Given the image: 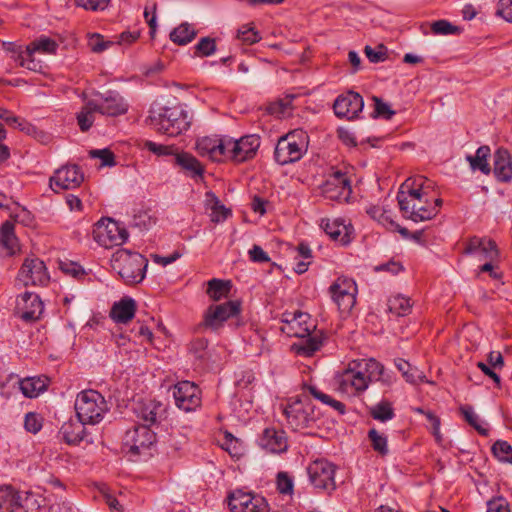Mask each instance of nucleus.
Masks as SVG:
<instances>
[{
	"instance_id": "f257e3e1",
	"label": "nucleus",
	"mask_w": 512,
	"mask_h": 512,
	"mask_svg": "<svg viewBox=\"0 0 512 512\" xmlns=\"http://www.w3.org/2000/svg\"><path fill=\"white\" fill-rule=\"evenodd\" d=\"M432 182L423 176L408 178L400 187L397 200L403 216L414 222L432 219L442 200L430 197Z\"/></svg>"
},
{
	"instance_id": "f03ea898",
	"label": "nucleus",
	"mask_w": 512,
	"mask_h": 512,
	"mask_svg": "<svg viewBox=\"0 0 512 512\" xmlns=\"http://www.w3.org/2000/svg\"><path fill=\"white\" fill-rule=\"evenodd\" d=\"M381 381L389 384L385 377L384 366L373 358L353 361L348 368L335 378L336 390L348 397H356L364 393L370 382Z\"/></svg>"
},
{
	"instance_id": "7ed1b4c3",
	"label": "nucleus",
	"mask_w": 512,
	"mask_h": 512,
	"mask_svg": "<svg viewBox=\"0 0 512 512\" xmlns=\"http://www.w3.org/2000/svg\"><path fill=\"white\" fill-rule=\"evenodd\" d=\"M281 330L290 337L306 338L298 347L297 352L310 356L323 344L322 331L316 330V323L308 313L301 311L285 312L282 315Z\"/></svg>"
},
{
	"instance_id": "20e7f679",
	"label": "nucleus",
	"mask_w": 512,
	"mask_h": 512,
	"mask_svg": "<svg viewBox=\"0 0 512 512\" xmlns=\"http://www.w3.org/2000/svg\"><path fill=\"white\" fill-rule=\"evenodd\" d=\"M154 130L168 136H177L190 126L188 113L181 106L153 109L149 116Z\"/></svg>"
},
{
	"instance_id": "39448f33",
	"label": "nucleus",
	"mask_w": 512,
	"mask_h": 512,
	"mask_svg": "<svg viewBox=\"0 0 512 512\" xmlns=\"http://www.w3.org/2000/svg\"><path fill=\"white\" fill-rule=\"evenodd\" d=\"M74 408L78 420L87 425L100 423L109 411L104 396L93 389L79 392L75 399Z\"/></svg>"
},
{
	"instance_id": "423d86ee",
	"label": "nucleus",
	"mask_w": 512,
	"mask_h": 512,
	"mask_svg": "<svg viewBox=\"0 0 512 512\" xmlns=\"http://www.w3.org/2000/svg\"><path fill=\"white\" fill-rule=\"evenodd\" d=\"M288 426L294 431L312 428L320 418V412L306 397L290 399L281 405Z\"/></svg>"
},
{
	"instance_id": "0eeeda50",
	"label": "nucleus",
	"mask_w": 512,
	"mask_h": 512,
	"mask_svg": "<svg viewBox=\"0 0 512 512\" xmlns=\"http://www.w3.org/2000/svg\"><path fill=\"white\" fill-rule=\"evenodd\" d=\"M111 266L126 283L134 284L143 280L147 260L140 253L119 249L112 255Z\"/></svg>"
},
{
	"instance_id": "6e6552de",
	"label": "nucleus",
	"mask_w": 512,
	"mask_h": 512,
	"mask_svg": "<svg viewBox=\"0 0 512 512\" xmlns=\"http://www.w3.org/2000/svg\"><path fill=\"white\" fill-rule=\"evenodd\" d=\"M309 136L302 129L293 130L280 137L274 151L275 161L287 165L299 161L307 152Z\"/></svg>"
},
{
	"instance_id": "1a4fd4ad",
	"label": "nucleus",
	"mask_w": 512,
	"mask_h": 512,
	"mask_svg": "<svg viewBox=\"0 0 512 512\" xmlns=\"http://www.w3.org/2000/svg\"><path fill=\"white\" fill-rule=\"evenodd\" d=\"M155 443L156 433L147 425H138L126 431L123 450L131 457L146 455Z\"/></svg>"
},
{
	"instance_id": "9d476101",
	"label": "nucleus",
	"mask_w": 512,
	"mask_h": 512,
	"mask_svg": "<svg viewBox=\"0 0 512 512\" xmlns=\"http://www.w3.org/2000/svg\"><path fill=\"white\" fill-rule=\"evenodd\" d=\"M93 238L99 245L112 248L123 244L128 238V233L115 220L102 218L94 225Z\"/></svg>"
},
{
	"instance_id": "9b49d317",
	"label": "nucleus",
	"mask_w": 512,
	"mask_h": 512,
	"mask_svg": "<svg viewBox=\"0 0 512 512\" xmlns=\"http://www.w3.org/2000/svg\"><path fill=\"white\" fill-rule=\"evenodd\" d=\"M261 145L258 135L250 134L233 139L227 136L226 159L236 163H242L253 159Z\"/></svg>"
},
{
	"instance_id": "f8f14e48",
	"label": "nucleus",
	"mask_w": 512,
	"mask_h": 512,
	"mask_svg": "<svg viewBox=\"0 0 512 512\" xmlns=\"http://www.w3.org/2000/svg\"><path fill=\"white\" fill-rule=\"evenodd\" d=\"M331 297L338 309L349 312L356 303L357 285L355 281L347 277H338L329 288Z\"/></svg>"
},
{
	"instance_id": "ddd939ff",
	"label": "nucleus",
	"mask_w": 512,
	"mask_h": 512,
	"mask_svg": "<svg viewBox=\"0 0 512 512\" xmlns=\"http://www.w3.org/2000/svg\"><path fill=\"white\" fill-rule=\"evenodd\" d=\"M336 467L325 459H317L309 464L307 473L311 484L320 490L333 491Z\"/></svg>"
},
{
	"instance_id": "4468645a",
	"label": "nucleus",
	"mask_w": 512,
	"mask_h": 512,
	"mask_svg": "<svg viewBox=\"0 0 512 512\" xmlns=\"http://www.w3.org/2000/svg\"><path fill=\"white\" fill-rule=\"evenodd\" d=\"M228 505L232 512H268L266 499L255 493L236 490L228 497Z\"/></svg>"
},
{
	"instance_id": "2eb2a0df",
	"label": "nucleus",
	"mask_w": 512,
	"mask_h": 512,
	"mask_svg": "<svg viewBox=\"0 0 512 512\" xmlns=\"http://www.w3.org/2000/svg\"><path fill=\"white\" fill-rule=\"evenodd\" d=\"M17 279L23 285H41L44 286L49 282V274L45 263L37 257H28L23 262Z\"/></svg>"
},
{
	"instance_id": "dca6fc26",
	"label": "nucleus",
	"mask_w": 512,
	"mask_h": 512,
	"mask_svg": "<svg viewBox=\"0 0 512 512\" xmlns=\"http://www.w3.org/2000/svg\"><path fill=\"white\" fill-rule=\"evenodd\" d=\"M240 312L238 301H228L219 305H210L204 313L202 325L211 330H217L231 317Z\"/></svg>"
},
{
	"instance_id": "f3484780",
	"label": "nucleus",
	"mask_w": 512,
	"mask_h": 512,
	"mask_svg": "<svg viewBox=\"0 0 512 512\" xmlns=\"http://www.w3.org/2000/svg\"><path fill=\"white\" fill-rule=\"evenodd\" d=\"M322 194L335 201L348 200L351 194V185L346 174L341 171L330 173L321 185Z\"/></svg>"
},
{
	"instance_id": "a211bd4d",
	"label": "nucleus",
	"mask_w": 512,
	"mask_h": 512,
	"mask_svg": "<svg viewBox=\"0 0 512 512\" xmlns=\"http://www.w3.org/2000/svg\"><path fill=\"white\" fill-rule=\"evenodd\" d=\"M173 397L177 407L185 412L195 410L201 403L200 389L190 381L178 382L173 388Z\"/></svg>"
},
{
	"instance_id": "6ab92c4d",
	"label": "nucleus",
	"mask_w": 512,
	"mask_h": 512,
	"mask_svg": "<svg viewBox=\"0 0 512 512\" xmlns=\"http://www.w3.org/2000/svg\"><path fill=\"white\" fill-rule=\"evenodd\" d=\"M84 181V174L77 165H65L57 169L50 178V186L55 192L75 189Z\"/></svg>"
},
{
	"instance_id": "aec40b11",
	"label": "nucleus",
	"mask_w": 512,
	"mask_h": 512,
	"mask_svg": "<svg viewBox=\"0 0 512 512\" xmlns=\"http://www.w3.org/2000/svg\"><path fill=\"white\" fill-rule=\"evenodd\" d=\"M92 98L98 106V113L102 115L116 117L128 111V103L116 91L96 93Z\"/></svg>"
},
{
	"instance_id": "412c9836",
	"label": "nucleus",
	"mask_w": 512,
	"mask_h": 512,
	"mask_svg": "<svg viewBox=\"0 0 512 512\" xmlns=\"http://www.w3.org/2000/svg\"><path fill=\"white\" fill-rule=\"evenodd\" d=\"M363 107L364 101L362 96L353 91L339 95L333 105L335 115L348 120L356 118Z\"/></svg>"
},
{
	"instance_id": "4be33fe9",
	"label": "nucleus",
	"mask_w": 512,
	"mask_h": 512,
	"mask_svg": "<svg viewBox=\"0 0 512 512\" xmlns=\"http://www.w3.org/2000/svg\"><path fill=\"white\" fill-rule=\"evenodd\" d=\"M43 302L32 292H25L16 299V314L24 321L31 322L40 318L43 312Z\"/></svg>"
},
{
	"instance_id": "5701e85b",
	"label": "nucleus",
	"mask_w": 512,
	"mask_h": 512,
	"mask_svg": "<svg viewBox=\"0 0 512 512\" xmlns=\"http://www.w3.org/2000/svg\"><path fill=\"white\" fill-rule=\"evenodd\" d=\"M464 253L474 255L480 261L499 260L500 257L495 241L487 237H471L465 245Z\"/></svg>"
},
{
	"instance_id": "b1692460",
	"label": "nucleus",
	"mask_w": 512,
	"mask_h": 512,
	"mask_svg": "<svg viewBox=\"0 0 512 512\" xmlns=\"http://www.w3.org/2000/svg\"><path fill=\"white\" fill-rule=\"evenodd\" d=\"M134 411L138 419L143 421L142 425L149 427L161 422L165 418L166 406L156 400L146 399L138 401Z\"/></svg>"
},
{
	"instance_id": "393cba45",
	"label": "nucleus",
	"mask_w": 512,
	"mask_h": 512,
	"mask_svg": "<svg viewBox=\"0 0 512 512\" xmlns=\"http://www.w3.org/2000/svg\"><path fill=\"white\" fill-rule=\"evenodd\" d=\"M227 136H206L197 140L196 150L201 156L219 161L226 159Z\"/></svg>"
},
{
	"instance_id": "a878e982",
	"label": "nucleus",
	"mask_w": 512,
	"mask_h": 512,
	"mask_svg": "<svg viewBox=\"0 0 512 512\" xmlns=\"http://www.w3.org/2000/svg\"><path fill=\"white\" fill-rule=\"evenodd\" d=\"M320 226L332 240L342 245L350 243L352 239L353 227L343 219H322Z\"/></svg>"
},
{
	"instance_id": "bb28decb",
	"label": "nucleus",
	"mask_w": 512,
	"mask_h": 512,
	"mask_svg": "<svg viewBox=\"0 0 512 512\" xmlns=\"http://www.w3.org/2000/svg\"><path fill=\"white\" fill-rule=\"evenodd\" d=\"M493 172L499 182L512 181V155L510 152L500 147L493 157Z\"/></svg>"
},
{
	"instance_id": "cd10ccee",
	"label": "nucleus",
	"mask_w": 512,
	"mask_h": 512,
	"mask_svg": "<svg viewBox=\"0 0 512 512\" xmlns=\"http://www.w3.org/2000/svg\"><path fill=\"white\" fill-rule=\"evenodd\" d=\"M261 446L271 453H281L287 449L285 432L274 428L264 430L261 437Z\"/></svg>"
},
{
	"instance_id": "c85d7f7f",
	"label": "nucleus",
	"mask_w": 512,
	"mask_h": 512,
	"mask_svg": "<svg viewBox=\"0 0 512 512\" xmlns=\"http://www.w3.org/2000/svg\"><path fill=\"white\" fill-rule=\"evenodd\" d=\"M135 312L136 302L130 297H124L113 304L110 317L116 323L126 324L133 319Z\"/></svg>"
},
{
	"instance_id": "c756f323",
	"label": "nucleus",
	"mask_w": 512,
	"mask_h": 512,
	"mask_svg": "<svg viewBox=\"0 0 512 512\" xmlns=\"http://www.w3.org/2000/svg\"><path fill=\"white\" fill-rule=\"evenodd\" d=\"M174 163L192 178L202 177L204 173L201 163L188 152L178 151L175 154Z\"/></svg>"
},
{
	"instance_id": "7c9ffc66",
	"label": "nucleus",
	"mask_w": 512,
	"mask_h": 512,
	"mask_svg": "<svg viewBox=\"0 0 512 512\" xmlns=\"http://www.w3.org/2000/svg\"><path fill=\"white\" fill-rule=\"evenodd\" d=\"M370 217L389 231H399L402 235H407V229L401 228L394 220L392 212L382 206H371L367 209Z\"/></svg>"
},
{
	"instance_id": "2f4dec72",
	"label": "nucleus",
	"mask_w": 512,
	"mask_h": 512,
	"mask_svg": "<svg viewBox=\"0 0 512 512\" xmlns=\"http://www.w3.org/2000/svg\"><path fill=\"white\" fill-rule=\"evenodd\" d=\"M490 155V147L483 145L476 150L475 155H467L466 160L469 163L472 171H480L481 173L488 175L491 172V167L489 164Z\"/></svg>"
},
{
	"instance_id": "473e14b6",
	"label": "nucleus",
	"mask_w": 512,
	"mask_h": 512,
	"mask_svg": "<svg viewBox=\"0 0 512 512\" xmlns=\"http://www.w3.org/2000/svg\"><path fill=\"white\" fill-rule=\"evenodd\" d=\"M0 247L6 255H13L19 250V242L15 235L14 224L6 221L0 229Z\"/></svg>"
},
{
	"instance_id": "72a5a7b5",
	"label": "nucleus",
	"mask_w": 512,
	"mask_h": 512,
	"mask_svg": "<svg viewBox=\"0 0 512 512\" xmlns=\"http://www.w3.org/2000/svg\"><path fill=\"white\" fill-rule=\"evenodd\" d=\"M205 207L211 211L210 218L215 223L226 220L230 215V210L221 204L220 200L211 191L205 193Z\"/></svg>"
},
{
	"instance_id": "f704fd0d",
	"label": "nucleus",
	"mask_w": 512,
	"mask_h": 512,
	"mask_svg": "<svg viewBox=\"0 0 512 512\" xmlns=\"http://www.w3.org/2000/svg\"><path fill=\"white\" fill-rule=\"evenodd\" d=\"M86 424H82L79 420L78 422H65L61 427V434L63 439L68 444H79L85 437Z\"/></svg>"
},
{
	"instance_id": "c9c22d12",
	"label": "nucleus",
	"mask_w": 512,
	"mask_h": 512,
	"mask_svg": "<svg viewBox=\"0 0 512 512\" xmlns=\"http://www.w3.org/2000/svg\"><path fill=\"white\" fill-rule=\"evenodd\" d=\"M196 36H197V30L195 29V27L192 24H190L188 22H183L180 25H178L177 27H175L170 32V35H169L170 40L173 43L180 45V46L189 44L190 42H192L195 39Z\"/></svg>"
},
{
	"instance_id": "e433bc0d",
	"label": "nucleus",
	"mask_w": 512,
	"mask_h": 512,
	"mask_svg": "<svg viewBox=\"0 0 512 512\" xmlns=\"http://www.w3.org/2000/svg\"><path fill=\"white\" fill-rule=\"evenodd\" d=\"M21 392L25 397L35 398L47 387V378L27 377L19 382Z\"/></svg>"
},
{
	"instance_id": "4c0bfd02",
	"label": "nucleus",
	"mask_w": 512,
	"mask_h": 512,
	"mask_svg": "<svg viewBox=\"0 0 512 512\" xmlns=\"http://www.w3.org/2000/svg\"><path fill=\"white\" fill-rule=\"evenodd\" d=\"M96 102L93 98L86 101L81 111L77 114V122L81 131L85 132L91 128L95 121V113L98 112Z\"/></svg>"
},
{
	"instance_id": "58836bf2",
	"label": "nucleus",
	"mask_w": 512,
	"mask_h": 512,
	"mask_svg": "<svg viewBox=\"0 0 512 512\" xmlns=\"http://www.w3.org/2000/svg\"><path fill=\"white\" fill-rule=\"evenodd\" d=\"M58 48V44L55 40L48 37H40L35 41L31 42L25 50L26 56L31 57L35 52L43 54H55Z\"/></svg>"
},
{
	"instance_id": "ea45409f",
	"label": "nucleus",
	"mask_w": 512,
	"mask_h": 512,
	"mask_svg": "<svg viewBox=\"0 0 512 512\" xmlns=\"http://www.w3.org/2000/svg\"><path fill=\"white\" fill-rule=\"evenodd\" d=\"M19 496L20 493L12 486H0V509H4L8 512H14L17 508L18 501H20Z\"/></svg>"
},
{
	"instance_id": "a19ab883",
	"label": "nucleus",
	"mask_w": 512,
	"mask_h": 512,
	"mask_svg": "<svg viewBox=\"0 0 512 512\" xmlns=\"http://www.w3.org/2000/svg\"><path fill=\"white\" fill-rule=\"evenodd\" d=\"M231 282L220 279H212L208 282L207 294L213 301H219L229 296Z\"/></svg>"
},
{
	"instance_id": "79ce46f5",
	"label": "nucleus",
	"mask_w": 512,
	"mask_h": 512,
	"mask_svg": "<svg viewBox=\"0 0 512 512\" xmlns=\"http://www.w3.org/2000/svg\"><path fill=\"white\" fill-rule=\"evenodd\" d=\"M312 251L307 244L301 243L297 247V255L295 256V263L293 270L297 274H303L308 270L311 263Z\"/></svg>"
},
{
	"instance_id": "37998d69",
	"label": "nucleus",
	"mask_w": 512,
	"mask_h": 512,
	"mask_svg": "<svg viewBox=\"0 0 512 512\" xmlns=\"http://www.w3.org/2000/svg\"><path fill=\"white\" fill-rule=\"evenodd\" d=\"M308 392L317 400L321 401L322 403L331 406L334 410L339 412L340 414H344L346 411L345 405L330 397L329 395L321 392L317 387L309 385L306 387Z\"/></svg>"
},
{
	"instance_id": "c03bdc74",
	"label": "nucleus",
	"mask_w": 512,
	"mask_h": 512,
	"mask_svg": "<svg viewBox=\"0 0 512 512\" xmlns=\"http://www.w3.org/2000/svg\"><path fill=\"white\" fill-rule=\"evenodd\" d=\"M389 311L397 316H405L411 311L410 299L403 295H396L388 301Z\"/></svg>"
},
{
	"instance_id": "a18cd8bd",
	"label": "nucleus",
	"mask_w": 512,
	"mask_h": 512,
	"mask_svg": "<svg viewBox=\"0 0 512 512\" xmlns=\"http://www.w3.org/2000/svg\"><path fill=\"white\" fill-rule=\"evenodd\" d=\"M17 508L14 512H39L40 502L36 495L31 493H24L19 496Z\"/></svg>"
},
{
	"instance_id": "49530a36",
	"label": "nucleus",
	"mask_w": 512,
	"mask_h": 512,
	"mask_svg": "<svg viewBox=\"0 0 512 512\" xmlns=\"http://www.w3.org/2000/svg\"><path fill=\"white\" fill-rule=\"evenodd\" d=\"M491 450L498 461L512 465V446L507 441H496Z\"/></svg>"
},
{
	"instance_id": "de8ad7c7",
	"label": "nucleus",
	"mask_w": 512,
	"mask_h": 512,
	"mask_svg": "<svg viewBox=\"0 0 512 512\" xmlns=\"http://www.w3.org/2000/svg\"><path fill=\"white\" fill-rule=\"evenodd\" d=\"M371 416L379 421L385 422L391 420L394 417V411L391 403L382 400L370 409Z\"/></svg>"
},
{
	"instance_id": "09e8293b",
	"label": "nucleus",
	"mask_w": 512,
	"mask_h": 512,
	"mask_svg": "<svg viewBox=\"0 0 512 512\" xmlns=\"http://www.w3.org/2000/svg\"><path fill=\"white\" fill-rule=\"evenodd\" d=\"M460 412L465 418V420L474 427L480 434L487 435L488 429L483 426V422L478 416V414L474 411L471 406L464 405L460 407Z\"/></svg>"
},
{
	"instance_id": "8fccbe9b",
	"label": "nucleus",
	"mask_w": 512,
	"mask_h": 512,
	"mask_svg": "<svg viewBox=\"0 0 512 512\" xmlns=\"http://www.w3.org/2000/svg\"><path fill=\"white\" fill-rule=\"evenodd\" d=\"M276 488L282 495L291 496L294 490V480L287 472H279L276 476Z\"/></svg>"
},
{
	"instance_id": "3c124183",
	"label": "nucleus",
	"mask_w": 512,
	"mask_h": 512,
	"mask_svg": "<svg viewBox=\"0 0 512 512\" xmlns=\"http://www.w3.org/2000/svg\"><path fill=\"white\" fill-rule=\"evenodd\" d=\"M216 42L211 37L201 38L195 46V55L199 57H208L215 53Z\"/></svg>"
},
{
	"instance_id": "603ef678",
	"label": "nucleus",
	"mask_w": 512,
	"mask_h": 512,
	"mask_svg": "<svg viewBox=\"0 0 512 512\" xmlns=\"http://www.w3.org/2000/svg\"><path fill=\"white\" fill-rule=\"evenodd\" d=\"M368 437L371 441L372 447L375 451L378 453L385 455L388 453V445H387V438L380 434L375 429H371L368 432Z\"/></svg>"
},
{
	"instance_id": "864d4df0",
	"label": "nucleus",
	"mask_w": 512,
	"mask_h": 512,
	"mask_svg": "<svg viewBox=\"0 0 512 512\" xmlns=\"http://www.w3.org/2000/svg\"><path fill=\"white\" fill-rule=\"evenodd\" d=\"M114 42L105 40L104 37L100 34L94 33L88 35V46L91 51L95 53H101L107 50L109 47L113 45Z\"/></svg>"
},
{
	"instance_id": "5fc2aeb1",
	"label": "nucleus",
	"mask_w": 512,
	"mask_h": 512,
	"mask_svg": "<svg viewBox=\"0 0 512 512\" xmlns=\"http://www.w3.org/2000/svg\"><path fill=\"white\" fill-rule=\"evenodd\" d=\"M364 53L371 63H380L387 59V48L384 45H378L375 48L367 45Z\"/></svg>"
},
{
	"instance_id": "6e6d98bb",
	"label": "nucleus",
	"mask_w": 512,
	"mask_h": 512,
	"mask_svg": "<svg viewBox=\"0 0 512 512\" xmlns=\"http://www.w3.org/2000/svg\"><path fill=\"white\" fill-rule=\"evenodd\" d=\"M189 352L198 360H204L208 355V342L204 338H197L190 343Z\"/></svg>"
},
{
	"instance_id": "4d7b16f0",
	"label": "nucleus",
	"mask_w": 512,
	"mask_h": 512,
	"mask_svg": "<svg viewBox=\"0 0 512 512\" xmlns=\"http://www.w3.org/2000/svg\"><path fill=\"white\" fill-rule=\"evenodd\" d=\"M144 147L148 151H150L158 156L172 155L175 157V154L178 152V149L173 145H162V144H157L153 141H146L144 143Z\"/></svg>"
},
{
	"instance_id": "13d9d810",
	"label": "nucleus",
	"mask_w": 512,
	"mask_h": 512,
	"mask_svg": "<svg viewBox=\"0 0 512 512\" xmlns=\"http://www.w3.org/2000/svg\"><path fill=\"white\" fill-rule=\"evenodd\" d=\"M431 30L435 35H449L458 33L459 28L447 20H438L431 24Z\"/></svg>"
},
{
	"instance_id": "bf43d9fd",
	"label": "nucleus",
	"mask_w": 512,
	"mask_h": 512,
	"mask_svg": "<svg viewBox=\"0 0 512 512\" xmlns=\"http://www.w3.org/2000/svg\"><path fill=\"white\" fill-rule=\"evenodd\" d=\"M372 99L374 101V111L372 114L373 117H382L384 119H390L395 114V112L390 108V106L387 103L383 102L380 98L374 96Z\"/></svg>"
},
{
	"instance_id": "052dcab7",
	"label": "nucleus",
	"mask_w": 512,
	"mask_h": 512,
	"mask_svg": "<svg viewBox=\"0 0 512 512\" xmlns=\"http://www.w3.org/2000/svg\"><path fill=\"white\" fill-rule=\"evenodd\" d=\"M237 38L245 44H254L260 40L258 32L248 25H244L238 30Z\"/></svg>"
},
{
	"instance_id": "680f3d73",
	"label": "nucleus",
	"mask_w": 512,
	"mask_h": 512,
	"mask_svg": "<svg viewBox=\"0 0 512 512\" xmlns=\"http://www.w3.org/2000/svg\"><path fill=\"white\" fill-rule=\"evenodd\" d=\"M156 3L147 5L144 10V18L150 28V36L154 38L157 30Z\"/></svg>"
},
{
	"instance_id": "e2e57ef3",
	"label": "nucleus",
	"mask_w": 512,
	"mask_h": 512,
	"mask_svg": "<svg viewBox=\"0 0 512 512\" xmlns=\"http://www.w3.org/2000/svg\"><path fill=\"white\" fill-rule=\"evenodd\" d=\"M499 260H486L484 264L479 267L480 273H488L492 279L500 280L502 272L498 268Z\"/></svg>"
},
{
	"instance_id": "0e129e2a",
	"label": "nucleus",
	"mask_w": 512,
	"mask_h": 512,
	"mask_svg": "<svg viewBox=\"0 0 512 512\" xmlns=\"http://www.w3.org/2000/svg\"><path fill=\"white\" fill-rule=\"evenodd\" d=\"M222 447L232 456H238L241 453V443L230 433L225 434Z\"/></svg>"
},
{
	"instance_id": "69168bd1",
	"label": "nucleus",
	"mask_w": 512,
	"mask_h": 512,
	"mask_svg": "<svg viewBox=\"0 0 512 512\" xmlns=\"http://www.w3.org/2000/svg\"><path fill=\"white\" fill-rule=\"evenodd\" d=\"M24 427L28 432L36 434L42 428L40 417L36 413H28L25 416Z\"/></svg>"
},
{
	"instance_id": "338daca9",
	"label": "nucleus",
	"mask_w": 512,
	"mask_h": 512,
	"mask_svg": "<svg viewBox=\"0 0 512 512\" xmlns=\"http://www.w3.org/2000/svg\"><path fill=\"white\" fill-rule=\"evenodd\" d=\"M487 512H510L508 501L503 497H496L488 501Z\"/></svg>"
},
{
	"instance_id": "774afa93",
	"label": "nucleus",
	"mask_w": 512,
	"mask_h": 512,
	"mask_svg": "<svg viewBox=\"0 0 512 512\" xmlns=\"http://www.w3.org/2000/svg\"><path fill=\"white\" fill-rule=\"evenodd\" d=\"M496 14L512 22V0H499Z\"/></svg>"
}]
</instances>
